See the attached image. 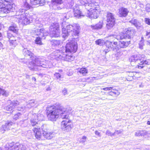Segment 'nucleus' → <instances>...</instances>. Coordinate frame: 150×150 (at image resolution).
<instances>
[{"label":"nucleus","instance_id":"f257e3e1","mask_svg":"<svg viewBox=\"0 0 150 150\" xmlns=\"http://www.w3.org/2000/svg\"><path fill=\"white\" fill-rule=\"evenodd\" d=\"M23 52L25 56H29L31 58L32 61L30 62L28 68L32 71H36L41 69L42 67L48 68L50 67L49 64L51 63L46 61L41 58L36 56H33V54L27 49H24Z\"/></svg>","mask_w":150,"mask_h":150},{"label":"nucleus","instance_id":"f03ea898","mask_svg":"<svg viewBox=\"0 0 150 150\" xmlns=\"http://www.w3.org/2000/svg\"><path fill=\"white\" fill-rule=\"evenodd\" d=\"M59 117L62 119H65V120L62 121L61 123V127L63 130L68 132L71 129V125L70 123L71 121L69 119V115L72 113V109L71 108H59Z\"/></svg>","mask_w":150,"mask_h":150},{"label":"nucleus","instance_id":"7ed1b4c3","mask_svg":"<svg viewBox=\"0 0 150 150\" xmlns=\"http://www.w3.org/2000/svg\"><path fill=\"white\" fill-rule=\"evenodd\" d=\"M62 37L66 38L71 32L73 35H77L79 33L80 26L78 24H74L73 25L68 24L66 22H63L61 25Z\"/></svg>","mask_w":150,"mask_h":150},{"label":"nucleus","instance_id":"20e7f679","mask_svg":"<svg viewBox=\"0 0 150 150\" xmlns=\"http://www.w3.org/2000/svg\"><path fill=\"white\" fill-rule=\"evenodd\" d=\"M144 55H134L132 56L129 59L131 65L133 66H137L139 68H142L145 64L150 65V59L144 61Z\"/></svg>","mask_w":150,"mask_h":150},{"label":"nucleus","instance_id":"39448f33","mask_svg":"<svg viewBox=\"0 0 150 150\" xmlns=\"http://www.w3.org/2000/svg\"><path fill=\"white\" fill-rule=\"evenodd\" d=\"M30 14L27 12L21 13L17 12L16 14L14 17L17 19L18 23L22 25H27L29 24L31 20Z\"/></svg>","mask_w":150,"mask_h":150},{"label":"nucleus","instance_id":"423d86ee","mask_svg":"<svg viewBox=\"0 0 150 150\" xmlns=\"http://www.w3.org/2000/svg\"><path fill=\"white\" fill-rule=\"evenodd\" d=\"M47 114L48 119L51 121H56L59 117V112L58 107L54 105L48 106L47 107Z\"/></svg>","mask_w":150,"mask_h":150},{"label":"nucleus","instance_id":"0eeeda50","mask_svg":"<svg viewBox=\"0 0 150 150\" xmlns=\"http://www.w3.org/2000/svg\"><path fill=\"white\" fill-rule=\"evenodd\" d=\"M54 54L56 58H59L63 60L71 62L74 59V57L72 56L71 53H66L65 52H63L58 50L54 52Z\"/></svg>","mask_w":150,"mask_h":150},{"label":"nucleus","instance_id":"6e6552de","mask_svg":"<svg viewBox=\"0 0 150 150\" xmlns=\"http://www.w3.org/2000/svg\"><path fill=\"white\" fill-rule=\"evenodd\" d=\"M65 48L66 53H75L77 50V43L74 40H71L67 43Z\"/></svg>","mask_w":150,"mask_h":150},{"label":"nucleus","instance_id":"1a4fd4ad","mask_svg":"<svg viewBox=\"0 0 150 150\" xmlns=\"http://www.w3.org/2000/svg\"><path fill=\"white\" fill-rule=\"evenodd\" d=\"M98 5H95L94 4L92 5V6H91L88 10V17L91 19L97 18L100 14V11L99 9L97 8V7H96V6Z\"/></svg>","mask_w":150,"mask_h":150},{"label":"nucleus","instance_id":"9d476101","mask_svg":"<svg viewBox=\"0 0 150 150\" xmlns=\"http://www.w3.org/2000/svg\"><path fill=\"white\" fill-rule=\"evenodd\" d=\"M50 35L51 37H58L59 36L60 31L58 23H54L51 24L50 27Z\"/></svg>","mask_w":150,"mask_h":150},{"label":"nucleus","instance_id":"9b49d317","mask_svg":"<svg viewBox=\"0 0 150 150\" xmlns=\"http://www.w3.org/2000/svg\"><path fill=\"white\" fill-rule=\"evenodd\" d=\"M115 21V18L112 14L110 13H108L106 27L108 29H110L113 27L114 25Z\"/></svg>","mask_w":150,"mask_h":150},{"label":"nucleus","instance_id":"f8f14e48","mask_svg":"<svg viewBox=\"0 0 150 150\" xmlns=\"http://www.w3.org/2000/svg\"><path fill=\"white\" fill-rule=\"evenodd\" d=\"M28 1V0H23V3L21 5L22 8L20 9L18 12L21 13L27 12V11H25L26 10H29L33 7L29 1Z\"/></svg>","mask_w":150,"mask_h":150},{"label":"nucleus","instance_id":"ddd939ff","mask_svg":"<svg viewBox=\"0 0 150 150\" xmlns=\"http://www.w3.org/2000/svg\"><path fill=\"white\" fill-rule=\"evenodd\" d=\"M96 0H78L81 5H84L86 9H88L94 4H97Z\"/></svg>","mask_w":150,"mask_h":150},{"label":"nucleus","instance_id":"4468645a","mask_svg":"<svg viewBox=\"0 0 150 150\" xmlns=\"http://www.w3.org/2000/svg\"><path fill=\"white\" fill-rule=\"evenodd\" d=\"M135 31L134 30L131 28H129L126 30V32L123 37L121 36L120 39H122L123 38L131 39L135 34Z\"/></svg>","mask_w":150,"mask_h":150},{"label":"nucleus","instance_id":"2eb2a0df","mask_svg":"<svg viewBox=\"0 0 150 150\" xmlns=\"http://www.w3.org/2000/svg\"><path fill=\"white\" fill-rule=\"evenodd\" d=\"M8 150H26V148L25 146L22 144L19 145L17 144H13V143H11L8 144Z\"/></svg>","mask_w":150,"mask_h":150},{"label":"nucleus","instance_id":"dca6fc26","mask_svg":"<svg viewBox=\"0 0 150 150\" xmlns=\"http://www.w3.org/2000/svg\"><path fill=\"white\" fill-rule=\"evenodd\" d=\"M62 0H52L51 3L54 9L56 10L61 9L63 6L62 5Z\"/></svg>","mask_w":150,"mask_h":150},{"label":"nucleus","instance_id":"f3484780","mask_svg":"<svg viewBox=\"0 0 150 150\" xmlns=\"http://www.w3.org/2000/svg\"><path fill=\"white\" fill-rule=\"evenodd\" d=\"M33 31L34 32L33 33L35 34V35L39 37H43L47 35L48 34V33L43 28L37 29V28H35Z\"/></svg>","mask_w":150,"mask_h":150},{"label":"nucleus","instance_id":"a211bd4d","mask_svg":"<svg viewBox=\"0 0 150 150\" xmlns=\"http://www.w3.org/2000/svg\"><path fill=\"white\" fill-rule=\"evenodd\" d=\"M43 117L42 115H38L32 118L30 120V124L32 126L38 124V121L43 120Z\"/></svg>","mask_w":150,"mask_h":150},{"label":"nucleus","instance_id":"6ab92c4d","mask_svg":"<svg viewBox=\"0 0 150 150\" xmlns=\"http://www.w3.org/2000/svg\"><path fill=\"white\" fill-rule=\"evenodd\" d=\"M73 10L74 16L76 18H80L81 17L84 16V15L80 11L79 8L78 7H74Z\"/></svg>","mask_w":150,"mask_h":150},{"label":"nucleus","instance_id":"aec40b11","mask_svg":"<svg viewBox=\"0 0 150 150\" xmlns=\"http://www.w3.org/2000/svg\"><path fill=\"white\" fill-rule=\"evenodd\" d=\"M33 132L36 138L37 139H40L42 137V133L40 127L34 128L33 129Z\"/></svg>","mask_w":150,"mask_h":150},{"label":"nucleus","instance_id":"412c9836","mask_svg":"<svg viewBox=\"0 0 150 150\" xmlns=\"http://www.w3.org/2000/svg\"><path fill=\"white\" fill-rule=\"evenodd\" d=\"M44 137L47 139H51L55 135V134L52 132H49L48 131L43 132Z\"/></svg>","mask_w":150,"mask_h":150},{"label":"nucleus","instance_id":"4be33fe9","mask_svg":"<svg viewBox=\"0 0 150 150\" xmlns=\"http://www.w3.org/2000/svg\"><path fill=\"white\" fill-rule=\"evenodd\" d=\"M128 12L127 9L124 7H122L119 9V13L120 16H126Z\"/></svg>","mask_w":150,"mask_h":150},{"label":"nucleus","instance_id":"5701e85b","mask_svg":"<svg viewBox=\"0 0 150 150\" xmlns=\"http://www.w3.org/2000/svg\"><path fill=\"white\" fill-rule=\"evenodd\" d=\"M19 39L18 37H15L14 39H10L9 40L10 45L13 46H16L19 42Z\"/></svg>","mask_w":150,"mask_h":150},{"label":"nucleus","instance_id":"b1692460","mask_svg":"<svg viewBox=\"0 0 150 150\" xmlns=\"http://www.w3.org/2000/svg\"><path fill=\"white\" fill-rule=\"evenodd\" d=\"M13 11V8L10 5L7 6L6 7H5V5L1 10V11H3L4 13H8L10 11Z\"/></svg>","mask_w":150,"mask_h":150},{"label":"nucleus","instance_id":"393cba45","mask_svg":"<svg viewBox=\"0 0 150 150\" xmlns=\"http://www.w3.org/2000/svg\"><path fill=\"white\" fill-rule=\"evenodd\" d=\"M103 21H100L97 24L95 25H91V27L93 30H99L101 29L103 27Z\"/></svg>","mask_w":150,"mask_h":150},{"label":"nucleus","instance_id":"a878e982","mask_svg":"<svg viewBox=\"0 0 150 150\" xmlns=\"http://www.w3.org/2000/svg\"><path fill=\"white\" fill-rule=\"evenodd\" d=\"M78 72L83 76H85L88 73V70L85 68H82L78 69Z\"/></svg>","mask_w":150,"mask_h":150},{"label":"nucleus","instance_id":"bb28decb","mask_svg":"<svg viewBox=\"0 0 150 150\" xmlns=\"http://www.w3.org/2000/svg\"><path fill=\"white\" fill-rule=\"evenodd\" d=\"M14 124V123L11 121H7L5 123L4 125H3V126L4 128L5 127V128L8 130L10 129L11 128V126Z\"/></svg>","mask_w":150,"mask_h":150},{"label":"nucleus","instance_id":"cd10ccee","mask_svg":"<svg viewBox=\"0 0 150 150\" xmlns=\"http://www.w3.org/2000/svg\"><path fill=\"white\" fill-rule=\"evenodd\" d=\"M130 44V41L127 42H120L118 46L120 48H125L127 47Z\"/></svg>","mask_w":150,"mask_h":150},{"label":"nucleus","instance_id":"c85d7f7f","mask_svg":"<svg viewBox=\"0 0 150 150\" xmlns=\"http://www.w3.org/2000/svg\"><path fill=\"white\" fill-rule=\"evenodd\" d=\"M69 17L70 16L68 13H65L61 15V19L62 20L64 21L63 22H65V21L66 20L68 19Z\"/></svg>","mask_w":150,"mask_h":150},{"label":"nucleus","instance_id":"c756f323","mask_svg":"<svg viewBox=\"0 0 150 150\" xmlns=\"http://www.w3.org/2000/svg\"><path fill=\"white\" fill-rule=\"evenodd\" d=\"M105 44L107 47L108 48V50H107V51H106V52H108L110 51L112 49V42L110 41H106L105 42Z\"/></svg>","mask_w":150,"mask_h":150},{"label":"nucleus","instance_id":"7c9ffc66","mask_svg":"<svg viewBox=\"0 0 150 150\" xmlns=\"http://www.w3.org/2000/svg\"><path fill=\"white\" fill-rule=\"evenodd\" d=\"M28 1H29L33 7H35L36 5L38 4L40 2L39 0H28Z\"/></svg>","mask_w":150,"mask_h":150},{"label":"nucleus","instance_id":"2f4dec72","mask_svg":"<svg viewBox=\"0 0 150 150\" xmlns=\"http://www.w3.org/2000/svg\"><path fill=\"white\" fill-rule=\"evenodd\" d=\"M14 106L13 104H10L4 107V109L6 110L11 111L13 109Z\"/></svg>","mask_w":150,"mask_h":150},{"label":"nucleus","instance_id":"473e14b6","mask_svg":"<svg viewBox=\"0 0 150 150\" xmlns=\"http://www.w3.org/2000/svg\"><path fill=\"white\" fill-rule=\"evenodd\" d=\"M105 39L111 40H113L114 41L116 39H117L118 40H119V38H117V37L115 35H109L108 37L105 38Z\"/></svg>","mask_w":150,"mask_h":150},{"label":"nucleus","instance_id":"72a5a7b5","mask_svg":"<svg viewBox=\"0 0 150 150\" xmlns=\"http://www.w3.org/2000/svg\"><path fill=\"white\" fill-rule=\"evenodd\" d=\"M42 37H37L36 38L35 40V43L39 45H42V43L41 42V40Z\"/></svg>","mask_w":150,"mask_h":150},{"label":"nucleus","instance_id":"f704fd0d","mask_svg":"<svg viewBox=\"0 0 150 150\" xmlns=\"http://www.w3.org/2000/svg\"><path fill=\"white\" fill-rule=\"evenodd\" d=\"M1 94L5 96H8L9 93L7 91L0 88V96Z\"/></svg>","mask_w":150,"mask_h":150},{"label":"nucleus","instance_id":"c9c22d12","mask_svg":"<svg viewBox=\"0 0 150 150\" xmlns=\"http://www.w3.org/2000/svg\"><path fill=\"white\" fill-rule=\"evenodd\" d=\"M96 44L97 45H102L105 43L103 39H100L96 40Z\"/></svg>","mask_w":150,"mask_h":150},{"label":"nucleus","instance_id":"e433bc0d","mask_svg":"<svg viewBox=\"0 0 150 150\" xmlns=\"http://www.w3.org/2000/svg\"><path fill=\"white\" fill-rule=\"evenodd\" d=\"M112 48L113 50H114L117 48H119V47H117V43L116 41H114L112 43Z\"/></svg>","mask_w":150,"mask_h":150},{"label":"nucleus","instance_id":"4c0bfd02","mask_svg":"<svg viewBox=\"0 0 150 150\" xmlns=\"http://www.w3.org/2000/svg\"><path fill=\"white\" fill-rule=\"evenodd\" d=\"M52 42H53V45L54 46H58L61 43V41L59 40H53Z\"/></svg>","mask_w":150,"mask_h":150},{"label":"nucleus","instance_id":"58836bf2","mask_svg":"<svg viewBox=\"0 0 150 150\" xmlns=\"http://www.w3.org/2000/svg\"><path fill=\"white\" fill-rule=\"evenodd\" d=\"M144 41L140 40L139 43V48L141 49H143V47L144 45Z\"/></svg>","mask_w":150,"mask_h":150},{"label":"nucleus","instance_id":"ea45409f","mask_svg":"<svg viewBox=\"0 0 150 150\" xmlns=\"http://www.w3.org/2000/svg\"><path fill=\"white\" fill-rule=\"evenodd\" d=\"M9 30L11 31H13L15 33H17L18 31V30L13 26H11L9 28Z\"/></svg>","mask_w":150,"mask_h":150},{"label":"nucleus","instance_id":"a19ab883","mask_svg":"<svg viewBox=\"0 0 150 150\" xmlns=\"http://www.w3.org/2000/svg\"><path fill=\"white\" fill-rule=\"evenodd\" d=\"M21 113L20 112H18L15 114L13 117V119L15 120H17L19 119L21 115Z\"/></svg>","mask_w":150,"mask_h":150},{"label":"nucleus","instance_id":"79ce46f5","mask_svg":"<svg viewBox=\"0 0 150 150\" xmlns=\"http://www.w3.org/2000/svg\"><path fill=\"white\" fill-rule=\"evenodd\" d=\"M105 134L107 135H108V136H110L111 137H112L115 135V133H112L109 130H107Z\"/></svg>","mask_w":150,"mask_h":150},{"label":"nucleus","instance_id":"37998d69","mask_svg":"<svg viewBox=\"0 0 150 150\" xmlns=\"http://www.w3.org/2000/svg\"><path fill=\"white\" fill-rule=\"evenodd\" d=\"M41 128L43 132H46L47 131V126L46 125L44 124L41 127Z\"/></svg>","mask_w":150,"mask_h":150},{"label":"nucleus","instance_id":"c03bdc74","mask_svg":"<svg viewBox=\"0 0 150 150\" xmlns=\"http://www.w3.org/2000/svg\"><path fill=\"white\" fill-rule=\"evenodd\" d=\"M87 137L86 136H83L80 139V142L82 143H84L86 141Z\"/></svg>","mask_w":150,"mask_h":150},{"label":"nucleus","instance_id":"a18cd8bd","mask_svg":"<svg viewBox=\"0 0 150 150\" xmlns=\"http://www.w3.org/2000/svg\"><path fill=\"white\" fill-rule=\"evenodd\" d=\"M7 37L9 39V41L10 39H14L15 38V37L12 35V34L9 32H8L7 33Z\"/></svg>","mask_w":150,"mask_h":150},{"label":"nucleus","instance_id":"49530a36","mask_svg":"<svg viewBox=\"0 0 150 150\" xmlns=\"http://www.w3.org/2000/svg\"><path fill=\"white\" fill-rule=\"evenodd\" d=\"M144 21L146 23L150 25V19L148 18H145L144 19Z\"/></svg>","mask_w":150,"mask_h":150},{"label":"nucleus","instance_id":"de8ad7c7","mask_svg":"<svg viewBox=\"0 0 150 150\" xmlns=\"http://www.w3.org/2000/svg\"><path fill=\"white\" fill-rule=\"evenodd\" d=\"M141 130L138 131L135 133V135L136 136H141L142 132Z\"/></svg>","mask_w":150,"mask_h":150},{"label":"nucleus","instance_id":"09e8293b","mask_svg":"<svg viewBox=\"0 0 150 150\" xmlns=\"http://www.w3.org/2000/svg\"><path fill=\"white\" fill-rule=\"evenodd\" d=\"M145 36L147 39H149L150 38V31H146Z\"/></svg>","mask_w":150,"mask_h":150},{"label":"nucleus","instance_id":"8fccbe9b","mask_svg":"<svg viewBox=\"0 0 150 150\" xmlns=\"http://www.w3.org/2000/svg\"><path fill=\"white\" fill-rule=\"evenodd\" d=\"M113 88L112 87H109L103 88L102 89L105 91H110L112 90Z\"/></svg>","mask_w":150,"mask_h":150},{"label":"nucleus","instance_id":"3c124183","mask_svg":"<svg viewBox=\"0 0 150 150\" xmlns=\"http://www.w3.org/2000/svg\"><path fill=\"white\" fill-rule=\"evenodd\" d=\"M141 132H142L141 136H145L148 133L145 130H141Z\"/></svg>","mask_w":150,"mask_h":150},{"label":"nucleus","instance_id":"603ef678","mask_svg":"<svg viewBox=\"0 0 150 150\" xmlns=\"http://www.w3.org/2000/svg\"><path fill=\"white\" fill-rule=\"evenodd\" d=\"M112 90V91L113 92V93H114V94L115 95H118L119 94V92L118 91L116 90Z\"/></svg>","mask_w":150,"mask_h":150},{"label":"nucleus","instance_id":"864d4df0","mask_svg":"<svg viewBox=\"0 0 150 150\" xmlns=\"http://www.w3.org/2000/svg\"><path fill=\"white\" fill-rule=\"evenodd\" d=\"M7 129L5 128V127L4 128V127L3 126V125H2L0 129V131L2 133H4L5 131Z\"/></svg>","mask_w":150,"mask_h":150},{"label":"nucleus","instance_id":"5fc2aeb1","mask_svg":"<svg viewBox=\"0 0 150 150\" xmlns=\"http://www.w3.org/2000/svg\"><path fill=\"white\" fill-rule=\"evenodd\" d=\"M8 144H8L6 145V146L3 149H2L1 147H0V150H8V147H9V145H8Z\"/></svg>","mask_w":150,"mask_h":150},{"label":"nucleus","instance_id":"6e6d98bb","mask_svg":"<svg viewBox=\"0 0 150 150\" xmlns=\"http://www.w3.org/2000/svg\"><path fill=\"white\" fill-rule=\"evenodd\" d=\"M39 1L40 2L38 4L40 6L43 5L45 3V1L44 0H39Z\"/></svg>","mask_w":150,"mask_h":150},{"label":"nucleus","instance_id":"4d7b16f0","mask_svg":"<svg viewBox=\"0 0 150 150\" xmlns=\"http://www.w3.org/2000/svg\"><path fill=\"white\" fill-rule=\"evenodd\" d=\"M54 76L57 79H58L61 77L60 74L58 73H56L54 74Z\"/></svg>","mask_w":150,"mask_h":150},{"label":"nucleus","instance_id":"13d9d810","mask_svg":"<svg viewBox=\"0 0 150 150\" xmlns=\"http://www.w3.org/2000/svg\"><path fill=\"white\" fill-rule=\"evenodd\" d=\"M122 132V131L121 130H115L114 132V133H115V134H116L118 135L119 134L121 133Z\"/></svg>","mask_w":150,"mask_h":150},{"label":"nucleus","instance_id":"bf43d9fd","mask_svg":"<svg viewBox=\"0 0 150 150\" xmlns=\"http://www.w3.org/2000/svg\"><path fill=\"white\" fill-rule=\"evenodd\" d=\"M134 25L137 28H138V27L140 26L141 24L140 23L137 21Z\"/></svg>","mask_w":150,"mask_h":150},{"label":"nucleus","instance_id":"052dcab7","mask_svg":"<svg viewBox=\"0 0 150 150\" xmlns=\"http://www.w3.org/2000/svg\"><path fill=\"white\" fill-rule=\"evenodd\" d=\"M146 10L148 12L150 11V5L149 4H147L146 6Z\"/></svg>","mask_w":150,"mask_h":150},{"label":"nucleus","instance_id":"680f3d73","mask_svg":"<svg viewBox=\"0 0 150 150\" xmlns=\"http://www.w3.org/2000/svg\"><path fill=\"white\" fill-rule=\"evenodd\" d=\"M137 21V20L136 19H132L131 20L129 21V22H130L134 25Z\"/></svg>","mask_w":150,"mask_h":150},{"label":"nucleus","instance_id":"e2e57ef3","mask_svg":"<svg viewBox=\"0 0 150 150\" xmlns=\"http://www.w3.org/2000/svg\"><path fill=\"white\" fill-rule=\"evenodd\" d=\"M5 4H4L3 2L0 1V11H1V9L2 8H3Z\"/></svg>","mask_w":150,"mask_h":150},{"label":"nucleus","instance_id":"0e129e2a","mask_svg":"<svg viewBox=\"0 0 150 150\" xmlns=\"http://www.w3.org/2000/svg\"><path fill=\"white\" fill-rule=\"evenodd\" d=\"M62 93L64 95H66L67 94V89L64 88L62 90Z\"/></svg>","mask_w":150,"mask_h":150},{"label":"nucleus","instance_id":"69168bd1","mask_svg":"<svg viewBox=\"0 0 150 150\" xmlns=\"http://www.w3.org/2000/svg\"><path fill=\"white\" fill-rule=\"evenodd\" d=\"M95 134L96 135H98V136L99 137H101L100 133L98 131H96L95 132Z\"/></svg>","mask_w":150,"mask_h":150},{"label":"nucleus","instance_id":"338daca9","mask_svg":"<svg viewBox=\"0 0 150 150\" xmlns=\"http://www.w3.org/2000/svg\"><path fill=\"white\" fill-rule=\"evenodd\" d=\"M68 2L71 5L74 3V0H68Z\"/></svg>","mask_w":150,"mask_h":150},{"label":"nucleus","instance_id":"774afa93","mask_svg":"<svg viewBox=\"0 0 150 150\" xmlns=\"http://www.w3.org/2000/svg\"><path fill=\"white\" fill-rule=\"evenodd\" d=\"M0 1H1V2H3L4 4L5 2H8L9 1V0H0Z\"/></svg>","mask_w":150,"mask_h":150}]
</instances>
